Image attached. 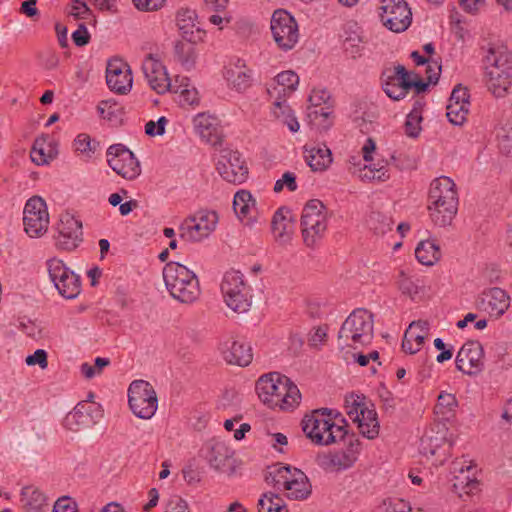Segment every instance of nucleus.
Segmentation results:
<instances>
[{
	"instance_id": "nucleus-55",
	"label": "nucleus",
	"mask_w": 512,
	"mask_h": 512,
	"mask_svg": "<svg viewBox=\"0 0 512 512\" xmlns=\"http://www.w3.org/2000/svg\"><path fill=\"white\" fill-rule=\"evenodd\" d=\"M67 13L76 20H86L92 16L91 9L83 0H72V3L68 7Z\"/></svg>"
},
{
	"instance_id": "nucleus-26",
	"label": "nucleus",
	"mask_w": 512,
	"mask_h": 512,
	"mask_svg": "<svg viewBox=\"0 0 512 512\" xmlns=\"http://www.w3.org/2000/svg\"><path fill=\"white\" fill-rule=\"evenodd\" d=\"M484 350L477 341L465 343L456 357V367L463 373L473 375L480 372L484 366Z\"/></svg>"
},
{
	"instance_id": "nucleus-32",
	"label": "nucleus",
	"mask_w": 512,
	"mask_h": 512,
	"mask_svg": "<svg viewBox=\"0 0 512 512\" xmlns=\"http://www.w3.org/2000/svg\"><path fill=\"white\" fill-rule=\"evenodd\" d=\"M304 159L314 172H323L332 164V152L325 144H311L304 146Z\"/></svg>"
},
{
	"instance_id": "nucleus-30",
	"label": "nucleus",
	"mask_w": 512,
	"mask_h": 512,
	"mask_svg": "<svg viewBox=\"0 0 512 512\" xmlns=\"http://www.w3.org/2000/svg\"><path fill=\"white\" fill-rule=\"evenodd\" d=\"M484 81L495 97H504L512 86V68L484 70Z\"/></svg>"
},
{
	"instance_id": "nucleus-7",
	"label": "nucleus",
	"mask_w": 512,
	"mask_h": 512,
	"mask_svg": "<svg viewBox=\"0 0 512 512\" xmlns=\"http://www.w3.org/2000/svg\"><path fill=\"white\" fill-rule=\"evenodd\" d=\"M270 482L278 490L287 492V497L294 500L306 499L311 493V485L304 472L289 466H276L269 472Z\"/></svg>"
},
{
	"instance_id": "nucleus-53",
	"label": "nucleus",
	"mask_w": 512,
	"mask_h": 512,
	"mask_svg": "<svg viewBox=\"0 0 512 512\" xmlns=\"http://www.w3.org/2000/svg\"><path fill=\"white\" fill-rule=\"evenodd\" d=\"M343 49L347 56L356 59L362 55V39L357 34L347 36L343 41Z\"/></svg>"
},
{
	"instance_id": "nucleus-64",
	"label": "nucleus",
	"mask_w": 512,
	"mask_h": 512,
	"mask_svg": "<svg viewBox=\"0 0 512 512\" xmlns=\"http://www.w3.org/2000/svg\"><path fill=\"white\" fill-rule=\"evenodd\" d=\"M166 123L167 119L165 117H160L157 122L149 121L145 125V132L149 136L163 135Z\"/></svg>"
},
{
	"instance_id": "nucleus-16",
	"label": "nucleus",
	"mask_w": 512,
	"mask_h": 512,
	"mask_svg": "<svg viewBox=\"0 0 512 512\" xmlns=\"http://www.w3.org/2000/svg\"><path fill=\"white\" fill-rule=\"evenodd\" d=\"M448 192V177L435 178L429 188L428 211L432 222L439 227H446L448 206L446 193Z\"/></svg>"
},
{
	"instance_id": "nucleus-59",
	"label": "nucleus",
	"mask_w": 512,
	"mask_h": 512,
	"mask_svg": "<svg viewBox=\"0 0 512 512\" xmlns=\"http://www.w3.org/2000/svg\"><path fill=\"white\" fill-rule=\"evenodd\" d=\"M450 33H454L462 42L469 37V32L462 26L456 11H450Z\"/></svg>"
},
{
	"instance_id": "nucleus-60",
	"label": "nucleus",
	"mask_w": 512,
	"mask_h": 512,
	"mask_svg": "<svg viewBox=\"0 0 512 512\" xmlns=\"http://www.w3.org/2000/svg\"><path fill=\"white\" fill-rule=\"evenodd\" d=\"M52 512H79L77 503L68 496L60 497L53 505Z\"/></svg>"
},
{
	"instance_id": "nucleus-58",
	"label": "nucleus",
	"mask_w": 512,
	"mask_h": 512,
	"mask_svg": "<svg viewBox=\"0 0 512 512\" xmlns=\"http://www.w3.org/2000/svg\"><path fill=\"white\" fill-rule=\"evenodd\" d=\"M284 187H287L290 192L297 190L298 186L296 176L293 172H285L282 177L275 182L273 190L274 192L279 193L284 189Z\"/></svg>"
},
{
	"instance_id": "nucleus-10",
	"label": "nucleus",
	"mask_w": 512,
	"mask_h": 512,
	"mask_svg": "<svg viewBox=\"0 0 512 512\" xmlns=\"http://www.w3.org/2000/svg\"><path fill=\"white\" fill-rule=\"evenodd\" d=\"M270 30L274 42L282 51L292 50L299 41L298 24L286 10L278 9L273 12Z\"/></svg>"
},
{
	"instance_id": "nucleus-29",
	"label": "nucleus",
	"mask_w": 512,
	"mask_h": 512,
	"mask_svg": "<svg viewBox=\"0 0 512 512\" xmlns=\"http://www.w3.org/2000/svg\"><path fill=\"white\" fill-rule=\"evenodd\" d=\"M470 94L461 84L450 93V124L462 125L467 118L470 106Z\"/></svg>"
},
{
	"instance_id": "nucleus-62",
	"label": "nucleus",
	"mask_w": 512,
	"mask_h": 512,
	"mask_svg": "<svg viewBox=\"0 0 512 512\" xmlns=\"http://www.w3.org/2000/svg\"><path fill=\"white\" fill-rule=\"evenodd\" d=\"M90 34L84 23H80L78 28L72 33V40L78 47L87 45L90 42Z\"/></svg>"
},
{
	"instance_id": "nucleus-5",
	"label": "nucleus",
	"mask_w": 512,
	"mask_h": 512,
	"mask_svg": "<svg viewBox=\"0 0 512 512\" xmlns=\"http://www.w3.org/2000/svg\"><path fill=\"white\" fill-rule=\"evenodd\" d=\"M328 209L318 199L309 200L301 215V234L304 244L309 248L316 247L324 238L328 227Z\"/></svg>"
},
{
	"instance_id": "nucleus-24",
	"label": "nucleus",
	"mask_w": 512,
	"mask_h": 512,
	"mask_svg": "<svg viewBox=\"0 0 512 512\" xmlns=\"http://www.w3.org/2000/svg\"><path fill=\"white\" fill-rule=\"evenodd\" d=\"M106 83L117 94L129 92L133 83L129 65L120 59L110 60L106 68Z\"/></svg>"
},
{
	"instance_id": "nucleus-38",
	"label": "nucleus",
	"mask_w": 512,
	"mask_h": 512,
	"mask_svg": "<svg viewBox=\"0 0 512 512\" xmlns=\"http://www.w3.org/2000/svg\"><path fill=\"white\" fill-rule=\"evenodd\" d=\"M225 361L229 364L245 367L253 359L252 348L249 344L241 341H232L230 345L222 349Z\"/></svg>"
},
{
	"instance_id": "nucleus-63",
	"label": "nucleus",
	"mask_w": 512,
	"mask_h": 512,
	"mask_svg": "<svg viewBox=\"0 0 512 512\" xmlns=\"http://www.w3.org/2000/svg\"><path fill=\"white\" fill-rule=\"evenodd\" d=\"M445 399H446V392L441 391L438 396L437 404L434 407V413H435L436 419L438 422L443 423V425H445V421L448 420V418L446 417L447 404L445 403Z\"/></svg>"
},
{
	"instance_id": "nucleus-51",
	"label": "nucleus",
	"mask_w": 512,
	"mask_h": 512,
	"mask_svg": "<svg viewBox=\"0 0 512 512\" xmlns=\"http://www.w3.org/2000/svg\"><path fill=\"white\" fill-rule=\"evenodd\" d=\"M376 512H412V508L404 499L387 498L377 507Z\"/></svg>"
},
{
	"instance_id": "nucleus-21",
	"label": "nucleus",
	"mask_w": 512,
	"mask_h": 512,
	"mask_svg": "<svg viewBox=\"0 0 512 512\" xmlns=\"http://www.w3.org/2000/svg\"><path fill=\"white\" fill-rule=\"evenodd\" d=\"M142 71L150 88L156 93L165 94L173 89L166 67L154 55L149 54L145 57L142 62Z\"/></svg>"
},
{
	"instance_id": "nucleus-43",
	"label": "nucleus",
	"mask_w": 512,
	"mask_h": 512,
	"mask_svg": "<svg viewBox=\"0 0 512 512\" xmlns=\"http://www.w3.org/2000/svg\"><path fill=\"white\" fill-rule=\"evenodd\" d=\"M354 422L357 423L359 431L364 437L374 439L378 436L380 425L373 405L371 407L368 405Z\"/></svg>"
},
{
	"instance_id": "nucleus-61",
	"label": "nucleus",
	"mask_w": 512,
	"mask_h": 512,
	"mask_svg": "<svg viewBox=\"0 0 512 512\" xmlns=\"http://www.w3.org/2000/svg\"><path fill=\"white\" fill-rule=\"evenodd\" d=\"M292 109L286 104L285 97H277L273 103L272 113L279 121L283 120L285 116L292 113Z\"/></svg>"
},
{
	"instance_id": "nucleus-39",
	"label": "nucleus",
	"mask_w": 512,
	"mask_h": 512,
	"mask_svg": "<svg viewBox=\"0 0 512 512\" xmlns=\"http://www.w3.org/2000/svg\"><path fill=\"white\" fill-rule=\"evenodd\" d=\"M271 227L276 240L282 242L288 241L294 227L289 209L284 207L279 208L272 218Z\"/></svg>"
},
{
	"instance_id": "nucleus-49",
	"label": "nucleus",
	"mask_w": 512,
	"mask_h": 512,
	"mask_svg": "<svg viewBox=\"0 0 512 512\" xmlns=\"http://www.w3.org/2000/svg\"><path fill=\"white\" fill-rule=\"evenodd\" d=\"M357 175L362 181H378L383 182L389 179V171L386 165L376 167V165H364L363 168H359Z\"/></svg>"
},
{
	"instance_id": "nucleus-3",
	"label": "nucleus",
	"mask_w": 512,
	"mask_h": 512,
	"mask_svg": "<svg viewBox=\"0 0 512 512\" xmlns=\"http://www.w3.org/2000/svg\"><path fill=\"white\" fill-rule=\"evenodd\" d=\"M163 279L169 294L181 303H193L200 296L198 277L178 262L171 261L164 266Z\"/></svg>"
},
{
	"instance_id": "nucleus-9",
	"label": "nucleus",
	"mask_w": 512,
	"mask_h": 512,
	"mask_svg": "<svg viewBox=\"0 0 512 512\" xmlns=\"http://www.w3.org/2000/svg\"><path fill=\"white\" fill-rule=\"evenodd\" d=\"M49 278L58 293L66 299L76 298L82 288L81 278L61 259L50 258L46 261Z\"/></svg>"
},
{
	"instance_id": "nucleus-36",
	"label": "nucleus",
	"mask_w": 512,
	"mask_h": 512,
	"mask_svg": "<svg viewBox=\"0 0 512 512\" xmlns=\"http://www.w3.org/2000/svg\"><path fill=\"white\" fill-rule=\"evenodd\" d=\"M196 13L193 10L182 8L176 14V24L183 39L187 42L202 40V31L195 29Z\"/></svg>"
},
{
	"instance_id": "nucleus-27",
	"label": "nucleus",
	"mask_w": 512,
	"mask_h": 512,
	"mask_svg": "<svg viewBox=\"0 0 512 512\" xmlns=\"http://www.w3.org/2000/svg\"><path fill=\"white\" fill-rule=\"evenodd\" d=\"M357 457L351 449L320 453L316 456L317 465L326 472H339L354 465Z\"/></svg>"
},
{
	"instance_id": "nucleus-45",
	"label": "nucleus",
	"mask_w": 512,
	"mask_h": 512,
	"mask_svg": "<svg viewBox=\"0 0 512 512\" xmlns=\"http://www.w3.org/2000/svg\"><path fill=\"white\" fill-rule=\"evenodd\" d=\"M415 257L422 265L432 266L440 258V249L434 241H421L415 249Z\"/></svg>"
},
{
	"instance_id": "nucleus-33",
	"label": "nucleus",
	"mask_w": 512,
	"mask_h": 512,
	"mask_svg": "<svg viewBox=\"0 0 512 512\" xmlns=\"http://www.w3.org/2000/svg\"><path fill=\"white\" fill-rule=\"evenodd\" d=\"M429 335L427 321H414L406 329L402 341V348L406 353L415 354L422 348L425 339Z\"/></svg>"
},
{
	"instance_id": "nucleus-48",
	"label": "nucleus",
	"mask_w": 512,
	"mask_h": 512,
	"mask_svg": "<svg viewBox=\"0 0 512 512\" xmlns=\"http://www.w3.org/2000/svg\"><path fill=\"white\" fill-rule=\"evenodd\" d=\"M196 42H178L175 45V55L182 66L190 70L195 66L197 52L194 44Z\"/></svg>"
},
{
	"instance_id": "nucleus-4",
	"label": "nucleus",
	"mask_w": 512,
	"mask_h": 512,
	"mask_svg": "<svg viewBox=\"0 0 512 512\" xmlns=\"http://www.w3.org/2000/svg\"><path fill=\"white\" fill-rule=\"evenodd\" d=\"M374 335L373 315L366 309H355L343 322L338 333L339 347L358 349L369 345Z\"/></svg>"
},
{
	"instance_id": "nucleus-8",
	"label": "nucleus",
	"mask_w": 512,
	"mask_h": 512,
	"mask_svg": "<svg viewBox=\"0 0 512 512\" xmlns=\"http://www.w3.org/2000/svg\"><path fill=\"white\" fill-rule=\"evenodd\" d=\"M128 404L136 417L151 419L158 408L155 389L148 381L134 380L128 388Z\"/></svg>"
},
{
	"instance_id": "nucleus-52",
	"label": "nucleus",
	"mask_w": 512,
	"mask_h": 512,
	"mask_svg": "<svg viewBox=\"0 0 512 512\" xmlns=\"http://www.w3.org/2000/svg\"><path fill=\"white\" fill-rule=\"evenodd\" d=\"M345 402L347 415L353 421L358 419L359 415L362 414L365 408L368 406L367 402L365 401V398L358 395H352L349 398H346Z\"/></svg>"
},
{
	"instance_id": "nucleus-14",
	"label": "nucleus",
	"mask_w": 512,
	"mask_h": 512,
	"mask_svg": "<svg viewBox=\"0 0 512 512\" xmlns=\"http://www.w3.org/2000/svg\"><path fill=\"white\" fill-rule=\"evenodd\" d=\"M107 163L111 169L127 180L136 179L141 173L139 161L134 154L122 144L111 145L107 149Z\"/></svg>"
},
{
	"instance_id": "nucleus-12",
	"label": "nucleus",
	"mask_w": 512,
	"mask_h": 512,
	"mask_svg": "<svg viewBox=\"0 0 512 512\" xmlns=\"http://www.w3.org/2000/svg\"><path fill=\"white\" fill-rule=\"evenodd\" d=\"M379 16L382 24L396 33L407 30L412 22V12L405 0H381Z\"/></svg>"
},
{
	"instance_id": "nucleus-46",
	"label": "nucleus",
	"mask_w": 512,
	"mask_h": 512,
	"mask_svg": "<svg viewBox=\"0 0 512 512\" xmlns=\"http://www.w3.org/2000/svg\"><path fill=\"white\" fill-rule=\"evenodd\" d=\"M422 107V103L419 100H416L413 109L406 116L404 132L408 137L416 138L422 130Z\"/></svg>"
},
{
	"instance_id": "nucleus-20",
	"label": "nucleus",
	"mask_w": 512,
	"mask_h": 512,
	"mask_svg": "<svg viewBox=\"0 0 512 512\" xmlns=\"http://www.w3.org/2000/svg\"><path fill=\"white\" fill-rule=\"evenodd\" d=\"M474 467L470 461L455 460L450 463V474H455L453 477V492L460 498L465 495L469 496L479 490V482L474 476Z\"/></svg>"
},
{
	"instance_id": "nucleus-15",
	"label": "nucleus",
	"mask_w": 512,
	"mask_h": 512,
	"mask_svg": "<svg viewBox=\"0 0 512 512\" xmlns=\"http://www.w3.org/2000/svg\"><path fill=\"white\" fill-rule=\"evenodd\" d=\"M216 169L221 177L230 183H242L246 180L248 168L242 155L230 148L220 150Z\"/></svg>"
},
{
	"instance_id": "nucleus-13",
	"label": "nucleus",
	"mask_w": 512,
	"mask_h": 512,
	"mask_svg": "<svg viewBox=\"0 0 512 512\" xmlns=\"http://www.w3.org/2000/svg\"><path fill=\"white\" fill-rule=\"evenodd\" d=\"M23 225L25 232L32 238L40 237L46 233L49 225V214L47 205L41 197L34 196L26 202L23 211Z\"/></svg>"
},
{
	"instance_id": "nucleus-17",
	"label": "nucleus",
	"mask_w": 512,
	"mask_h": 512,
	"mask_svg": "<svg viewBox=\"0 0 512 512\" xmlns=\"http://www.w3.org/2000/svg\"><path fill=\"white\" fill-rule=\"evenodd\" d=\"M103 416L100 404L93 401H81L64 419V426L71 431L94 426Z\"/></svg>"
},
{
	"instance_id": "nucleus-1",
	"label": "nucleus",
	"mask_w": 512,
	"mask_h": 512,
	"mask_svg": "<svg viewBox=\"0 0 512 512\" xmlns=\"http://www.w3.org/2000/svg\"><path fill=\"white\" fill-rule=\"evenodd\" d=\"M259 399L269 408L294 411L301 403V393L291 379L279 372L262 375L255 385Z\"/></svg>"
},
{
	"instance_id": "nucleus-23",
	"label": "nucleus",
	"mask_w": 512,
	"mask_h": 512,
	"mask_svg": "<svg viewBox=\"0 0 512 512\" xmlns=\"http://www.w3.org/2000/svg\"><path fill=\"white\" fill-rule=\"evenodd\" d=\"M481 55L484 70L512 68V52L500 40L482 45Z\"/></svg>"
},
{
	"instance_id": "nucleus-56",
	"label": "nucleus",
	"mask_w": 512,
	"mask_h": 512,
	"mask_svg": "<svg viewBox=\"0 0 512 512\" xmlns=\"http://www.w3.org/2000/svg\"><path fill=\"white\" fill-rule=\"evenodd\" d=\"M392 221L390 218L381 215L379 213L373 214L370 217V226L374 230L375 234L384 235L388 231H392Z\"/></svg>"
},
{
	"instance_id": "nucleus-37",
	"label": "nucleus",
	"mask_w": 512,
	"mask_h": 512,
	"mask_svg": "<svg viewBox=\"0 0 512 512\" xmlns=\"http://www.w3.org/2000/svg\"><path fill=\"white\" fill-rule=\"evenodd\" d=\"M202 452L209 465L215 470H222L232 455L224 442L215 440L207 442Z\"/></svg>"
},
{
	"instance_id": "nucleus-2",
	"label": "nucleus",
	"mask_w": 512,
	"mask_h": 512,
	"mask_svg": "<svg viewBox=\"0 0 512 512\" xmlns=\"http://www.w3.org/2000/svg\"><path fill=\"white\" fill-rule=\"evenodd\" d=\"M346 426L345 419L327 408L313 411L302 421V429L306 436L314 444L322 446L343 440L347 434Z\"/></svg>"
},
{
	"instance_id": "nucleus-25",
	"label": "nucleus",
	"mask_w": 512,
	"mask_h": 512,
	"mask_svg": "<svg viewBox=\"0 0 512 512\" xmlns=\"http://www.w3.org/2000/svg\"><path fill=\"white\" fill-rule=\"evenodd\" d=\"M330 100V93L326 89H313L309 95L308 112L312 125L317 128H326L329 126L328 117L331 114L328 102Z\"/></svg>"
},
{
	"instance_id": "nucleus-34",
	"label": "nucleus",
	"mask_w": 512,
	"mask_h": 512,
	"mask_svg": "<svg viewBox=\"0 0 512 512\" xmlns=\"http://www.w3.org/2000/svg\"><path fill=\"white\" fill-rule=\"evenodd\" d=\"M20 505L24 512H48L49 499L38 487L29 485L21 489Z\"/></svg>"
},
{
	"instance_id": "nucleus-47",
	"label": "nucleus",
	"mask_w": 512,
	"mask_h": 512,
	"mask_svg": "<svg viewBox=\"0 0 512 512\" xmlns=\"http://www.w3.org/2000/svg\"><path fill=\"white\" fill-rule=\"evenodd\" d=\"M233 208L239 218L251 217V213L255 209V200L252 194L247 190L238 191L234 195Z\"/></svg>"
},
{
	"instance_id": "nucleus-28",
	"label": "nucleus",
	"mask_w": 512,
	"mask_h": 512,
	"mask_svg": "<svg viewBox=\"0 0 512 512\" xmlns=\"http://www.w3.org/2000/svg\"><path fill=\"white\" fill-rule=\"evenodd\" d=\"M193 124L202 140L213 146L221 143L222 129L216 117L199 113L194 117Z\"/></svg>"
},
{
	"instance_id": "nucleus-11",
	"label": "nucleus",
	"mask_w": 512,
	"mask_h": 512,
	"mask_svg": "<svg viewBox=\"0 0 512 512\" xmlns=\"http://www.w3.org/2000/svg\"><path fill=\"white\" fill-rule=\"evenodd\" d=\"M218 215L215 211H198L186 218L179 227L181 239L188 242H200L216 228Z\"/></svg>"
},
{
	"instance_id": "nucleus-41",
	"label": "nucleus",
	"mask_w": 512,
	"mask_h": 512,
	"mask_svg": "<svg viewBox=\"0 0 512 512\" xmlns=\"http://www.w3.org/2000/svg\"><path fill=\"white\" fill-rule=\"evenodd\" d=\"M274 82L276 86L271 89H268V93L273 96L274 94L277 97H286L293 93L299 84V76L292 70H286L280 72L275 78Z\"/></svg>"
},
{
	"instance_id": "nucleus-50",
	"label": "nucleus",
	"mask_w": 512,
	"mask_h": 512,
	"mask_svg": "<svg viewBox=\"0 0 512 512\" xmlns=\"http://www.w3.org/2000/svg\"><path fill=\"white\" fill-rule=\"evenodd\" d=\"M258 512H289L283 499L272 492L265 493L258 501Z\"/></svg>"
},
{
	"instance_id": "nucleus-44",
	"label": "nucleus",
	"mask_w": 512,
	"mask_h": 512,
	"mask_svg": "<svg viewBox=\"0 0 512 512\" xmlns=\"http://www.w3.org/2000/svg\"><path fill=\"white\" fill-rule=\"evenodd\" d=\"M410 58L417 66L426 65V78L430 83L438 82L442 70L440 58L424 57L418 51H412Z\"/></svg>"
},
{
	"instance_id": "nucleus-18",
	"label": "nucleus",
	"mask_w": 512,
	"mask_h": 512,
	"mask_svg": "<svg viewBox=\"0 0 512 512\" xmlns=\"http://www.w3.org/2000/svg\"><path fill=\"white\" fill-rule=\"evenodd\" d=\"M408 71L403 65L386 68L381 74V84L385 94L394 101L404 99L409 93Z\"/></svg>"
},
{
	"instance_id": "nucleus-22",
	"label": "nucleus",
	"mask_w": 512,
	"mask_h": 512,
	"mask_svg": "<svg viewBox=\"0 0 512 512\" xmlns=\"http://www.w3.org/2000/svg\"><path fill=\"white\" fill-rule=\"evenodd\" d=\"M223 77L228 88L239 93L245 92L253 84V72L240 58L232 59L224 66Z\"/></svg>"
},
{
	"instance_id": "nucleus-19",
	"label": "nucleus",
	"mask_w": 512,
	"mask_h": 512,
	"mask_svg": "<svg viewBox=\"0 0 512 512\" xmlns=\"http://www.w3.org/2000/svg\"><path fill=\"white\" fill-rule=\"evenodd\" d=\"M57 231L55 241L58 249L71 251L82 242V222L69 212L61 213Z\"/></svg>"
},
{
	"instance_id": "nucleus-42",
	"label": "nucleus",
	"mask_w": 512,
	"mask_h": 512,
	"mask_svg": "<svg viewBox=\"0 0 512 512\" xmlns=\"http://www.w3.org/2000/svg\"><path fill=\"white\" fill-rule=\"evenodd\" d=\"M172 88L169 92L179 93V103L182 106H196L199 104L198 91L190 85L187 77L177 76Z\"/></svg>"
},
{
	"instance_id": "nucleus-40",
	"label": "nucleus",
	"mask_w": 512,
	"mask_h": 512,
	"mask_svg": "<svg viewBox=\"0 0 512 512\" xmlns=\"http://www.w3.org/2000/svg\"><path fill=\"white\" fill-rule=\"evenodd\" d=\"M73 150L77 157L88 162L100 151V143L86 133H80L73 141Z\"/></svg>"
},
{
	"instance_id": "nucleus-35",
	"label": "nucleus",
	"mask_w": 512,
	"mask_h": 512,
	"mask_svg": "<svg viewBox=\"0 0 512 512\" xmlns=\"http://www.w3.org/2000/svg\"><path fill=\"white\" fill-rule=\"evenodd\" d=\"M57 156L56 143L48 136L42 135L34 140L30 158L36 165H45Z\"/></svg>"
},
{
	"instance_id": "nucleus-54",
	"label": "nucleus",
	"mask_w": 512,
	"mask_h": 512,
	"mask_svg": "<svg viewBox=\"0 0 512 512\" xmlns=\"http://www.w3.org/2000/svg\"><path fill=\"white\" fill-rule=\"evenodd\" d=\"M498 148L504 155L512 152V127H501L497 131Z\"/></svg>"
},
{
	"instance_id": "nucleus-6",
	"label": "nucleus",
	"mask_w": 512,
	"mask_h": 512,
	"mask_svg": "<svg viewBox=\"0 0 512 512\" xmlns=\"http://www.w3.org/2000/svg\"><path fill=\"white\" fill-rule=\"evenodd\" d=\"M220 289L225 304L231 310L245 313L250 309L252 289L240 271H227L222 278Z\"/></svg>"
},
{
	"instance_id": "nucleus-31",
	"label": "nucleus",
	"mask_w": 512,
	"mask_h": 512,
	"mask_svg": "<svg viewBox=\"0 0 512 512\" xmlns=\"http://www.w3.org/2000/svg\"><path fill=\"white\" fill-rule=\"evenodd\" d=\"M481 307L491 316H502L510 306L509 295L501 288L494 287L482 293Z\"/></svg>"
},
{
	"instance_id": "nucleus-57",
	"label": "nucleus",
	"mask_w": 512,
	"mask_h": 512,
	"mask_svg": "<svg viewBox=\"0 0 512 512\" xmlns=\"http://www.w3.org/2000/svg\"><path fill=\"white\" fill-rule=\"evenodd\" d=\"M397 284L403 294L409 295L412 298L418 294L417 284L403 270H400L398 273Z\"/></svg>"
}]
</instances>
